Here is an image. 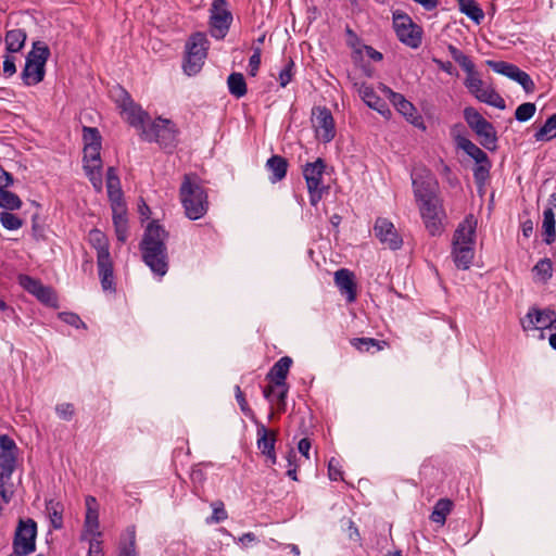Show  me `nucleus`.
I'll return each mask as SVG.
<instances>
[{"label":"nucleus","mask_w":556,"mask_h":556,"mask_svg":"<svg viewBox=\"0 0 556 556\" xmlns=\"http://www.w3.org/2000/svg\"><path fill=\"white\" fill-rule=\"evenodd\" d=\"M167 237V231L152 222L148 225L140 243L143 262L155 275L161 277L168 270V255L165 244Z\"/></svg>","instance_id":"f257e3e1"},{"label":"nucleus","mask_w":556,"mask_h":556,"mask_svg":"<svg viewBox=\"0 0 556 556\" xmlns=\"http://www.w3.org/2000/svg\"><path fill=\"white\" fill-rule=\"evenodd\" d=\"M179 199L186 216L191 220L202 218L208 210V197L200 178L186 174L179 188Z\"/></svg>","instance_id":"f03ea898"},{"label":"nucleus","mask_w":556,"mask_h":556,"mask_svg":"<svg viewBox=\"0 0 556 556\" xmlns=\"http://www.w3.org/2000/svg\"><path fill=\"white\" fill-rule=\"evenodd\" d=\"M475 229L476 223L471 218H466L454 233L452 253L459 269H468L473 260Z\"/></svg>","instance_id":"7ed1b4c3"},{"label":"nucleus","mask_w":556,"mask_h":556,"mask_svg":"<svg viewBox=\"0 0 556 556\" xmlns=\"http://www.w3.org/2000/svg\"><path fill=\"white\" fill-rule=\"evenodd\" d=\"M50 55L49 48L41 43L35 42L33 50L26 58L25 67L22 72V79L27 86L39 84L45 77V65Z\"/></svg>","instance_id":"20e7f679"},{"label":"nucleus","mask_w":556,"mask_h":556,"mask_svg":"<svg viewBox=\"0 0 556 556\" xmlns=\"http://www.w3.org/2000/svg\"><path fill=\"white\" fill-rule=\"evenodd\" d=\"M208 41L204 34L197 33L192 35L186 45L187 56L184 64V71L192 76L200 72L207 55Z\"/></svg>","instance_id":"39448f33"},{"label":"nucleus","mask_w":556,"mask_h":556,"mask_svg":"<svg viewBox=\"0 0 556 556\" xmlns=\"http://www.w3.org/2000/svg\"><path fill=\"white\" fill-rule=\"evenodd\" d=\"M464 118L468 126L480 138V143L489 150L496 148V131L493 125L488 122L475 108L468 106L464 110Z\"/></svg>","instance_id":"423d86ee"},{"label":"nucleus","mask_w":556,"mask_h":556,"mask_svg":"<svg viewBox=\"0 0 556 556\" xmlns=\"http://www.w3.org/2000/svg\"><path fill=\"white\" fill-rule=\"evenodd\" d=\"M420 216L426 229L431 236H439L443 232V219L445 212L439 197L418 202Z\"/></svg>","instance_id":"0eeeda50"},{"label":"nucleus","mask_w":556,"mask_h":556,"mask_svg":"<svg viewBox=\"0 0 556 556\" xmlns=\"http://www.w3.org/2000/svg\"><path fill=\"white\" fill-rule=\"evenodd\" d=\"M393 28L402 43L413 49L421 45L422 30L406 13L399 10L393 12Z\"/></svg>","instance_id":"6e6552de"},{"label":"nucleus","mask_w":556,"mask_h":556,"mask_svg":"<svg viewBox=\"0 0 556 556\" xmlns=\"http://www.w3.org/2000/svg\"><path fill=\"white\" fill-rule=\"evenodd\" d=\"M37 523L28 518L20 519L14 539L13 549L17 556H27L36 549Z\"/></svg>","instance_id":"1a4fd4ad"},{"label":"nucleus","mask_w":556,"mask_h":556,"mask_svg":"<svg viewBox=\"0 0 556 556\" xmlns=\"http://www.w3.org/2000/svg\"><path fill=\"white\" fill-rule=\"evenodd\" d=\"M141 137L143 140L155 141L160 146L167 148L174 146L176 130L169 119L156 118L143 128Z\"/></svg>","instance_id":"9d476101"},{"label":"nucleus","mask_w":556,"mask_h":556,"mask_svg":"<svg viewBox=\"0 0 556 556\" xmlns=\"http://www.w3.org/2000/svg\"><path fill=\"white\" fill-rule=\"evenodd\" d=\"M118 106L122 109L125 119L136 128H140L141 131L147 126L149 115L144 112L140 105L136 104L128 92L122 88L118 89V96L116 98Z\"/></svg>","instance_id":"9b49d317"},{"label":"nucleus","mask_w":556,"mask_h":556,"mask_svg":"<svg viewBox=\"0 0 556 556\" xmlns=\"http://www.w3.org/2000/svg\"><path fill=\"white\" fill-rule=\"evenodd\" d=\"M465 86L480 102L500 110H504L506 108L504 99L493 88L485 86L478 74L467 77Z\"/></svg>","instance_id":"f8f14e48"},{"label":"nucleus","mask_w":556,"mask_h":556,"mask_svg":"<svg viewBox=\"0 0 556 556\" xmlns=\"http://www.w3.org/2000/svg\"><path fill=\"white\" fill-rule=\"evenodd\" d=\"M486 65L491 67L494 72L502 74L515 81H517L527 93L533 92L535 85L532 78L523 71H521L518 66L507 63L504 61H486Z\"/></svg>","instance_id":"ddd939ff"},{"label":"nucleus","mask_w":556,"mask_h":556,"mask_svg":"<svg viewBox=\"0 0 556 556\" xmlns=\"http://www.w3.org/2000/svg\"><path fill=\"white\" fill-rule=\"evenodd\" d=\"M232 15L230 11L227 9L226 1L214 0L211 15L212 36L217 39L224 38L230 27Z\"/></svg>","instance_id":"4468645a"},{"label":"nucleus","mask_w":556,"mask_h":556,"mask_svg":"<svg viewBox=\"0 0 556 556\" xmlns=\"http://www.w3.org/2000/svg\"><path fill=\"white\" fill-rule=\"evenodd\" d=\"M312 123L316 137L327 143L336 136L334 121L331 112L327 108H316L313 111Z\"/></svg>","instance_id":"2eb2a0df"},{"label":"nucleus","mask_w":556,"mask_h":556,"mask_svg":"<svg viewBox=\"0 0 556 556\" xmlns=\"http://www.w3.org/2000/svg\"><path fill=\"white\" fill-rule=\"evenodd\" d=\"M382 91L389 98L391 103L410 124L416 127L425 128L421 116L418 115L416 108L407 101L403 94L394 92L387 86L382 87Z\"/></svg>","instance_id":"dca6fc26"},{"label":"nucleus","mask_w":556,"mask_h":556,"mask_svg":"<svg viewBox=\"0 0 556 556\" xmlns=\"http://www.w3.org/2000/svg\"><path fill=\"white\" fill-rule=\"evenodd\" d=\"M18 280L26 291L35 295L43 304L53 307L58 305V298L52 288L43 286L39 280L27 275L20 276Z\"/></svg>","instance_id":"f3484780"},{"label":"nucleus","mask_w":556,"mask_h":556,"mask_svg":"<svg viewBox=\"0 0 556 556\" xmlns=\"http://www.w3.org/2000/svg\"><path fill=\"white\" fill-rule=\"evenodd\" d=\"M435 186L434 177L427 169L413 175L414 194L417 202L437 197Z\"/></svg>","instance_id":"a211bd4d"},{"label":"nucleus","mask_w":556,"mask_h":556,"mask_svg":"<svg viewBox=\"0 0 556 556\" xmlns=\"http://www.w3.org/2000/svg\"><path fill=\"white\" fill-rule=\"evenodd\" d=\"M374 230L380 242L389 249L397 250L402 247V238L397 233L394 225L387 218H377Z\"/></svg>","instance_id":"6ab92c4d"},{"label":"nucleus","mask_w":556,"mask_h":556,"mask_svg":"<svg viewBox=\"0 0 556 556\" xmlns=\"http://www.w3.org/2000/svg\"><path fill=\"white\" fill-rule=\"evenodd\" d=\"M555 321V311L546 308H530L523 319L521 326L525 330H538L549 328L551 324Z\"/></svg>","instance_id":"aec40b11"},{"label":"nucleus","mask_w":556,"mask_h":556,"mask_svg":"<svg viewBox=\"0 0 556 556\" xmlns=\"http://www.w3.org/2000/svg\"><path fill=\"white\" fill-rule=\"evenodd\" d=\"M334 282L339 288L340 293L345 296L348 302L352 303L356 300L357 288L354 279V274L346 269L341 268L334 273Z\"/></svg>","instance_id":"412c9836"},{"label":"nucleus","mask_w":556,"mask_h":556,"mask_svg":"<svg viewBox=\"0 0 556 556\" xmlns=\"http://www.w3.org/2000/svg\"><path fill=\"white\" fill-rule=\"evenodd\" d=\"M358 93L362 100L372 110H376L384 117L391 116V111L388 108L387 103L376 94L374 89L368 85H361L358 88Z\"/></svg>","instance_id":"4be33fe9"},{"label":"nucleus","mask_w":556,"mask_h":556,"mask_svg":"<svg viewBox=\"0 0 556 556\" xmlns=\"http://www.w3.org/2000/svg\"><path fill=\"white\" fill-rule=\"evenodd\" d=\"M325 167V162L321 159H317L315 162L306 163L304 165L303 176L305 178L307 189H318V187H321Z\"/></svg>","instance_id":"5701e85b"},{"label":"nucleus","mask_w":556,"mask_h":556,"mask_svg":"<svg viewBox=\"0 0 556 556\" xmlns=\"http://www.w3.org/2000/svg\"><path fill=\"white\" fill-rule=\"evenodd\" d=\"M106 189L111 201L112 211L118 206H125L123 203V192L121 189L119 178L114 167H109L106 173Z\"/></svg>","instance_id":"b1692460"},{"label":"nucleus","mask_w":556,"mask_h":556,"mask_svg":"<svg viewBox=\"0 0 556 556\" xmlns=\"http://www.w3.org/2000/svg\"><path fill=\"white\" fill-rule=\"evenodd\" d=\"M292 365V358L289 356L281 357L268 371L266 378L271 382L270 386H288L286 378Z\"/></svg>","instance_id":"393cba45"},{"label":"nucleus","mask_w":556,"mask_h":556,"mask_svg":"<svg viewBox=\"0 0 556 556\" xmlns=\"http://www.w3.org/2000/svg\"><path fill=\"white\" fill-rule=\"evenodd\" d=\"M98 273L101 281V287L104 291H115L113 262L111 257H103L97 260Z\"/></svg>","instance_id":"a878e982"},{"label":"nucleus","mask_w":556,"mask_h":556,"mask_svg":"<svg viewBox=\"0 0 556 556\" xmlns=\"http://www.w3.org/2000/svg\"><path fill=\"white\" fill-rule=\"evenodd\" d=\"M288 391V386H267L263 390V395L270 403L276 401L277 410L281 413L286 410Z\"/></svg>","instance_id":"bb28decb"},{"label":"nucleus","mask_w":556,"mask_h":556,"mask_svg":"<svg viewBox=\"0 0 556 556\" xmlns=\"http://www.w3.org/2000/svg\"><path fill=\"white\" fill-rule=\"evenodd\" d=\"M257 447L262 451L263 454L267 455V457L271 460L273 464L276 463V454H275V435L269 434L268 430L265 426H261L257 429Z\"/></svg>","instance_id":"cd10ccee"},{"label":"nucleus","mask_w":556,"mask_h":556,"mask_svg":"<svg viewBox=\"0 0 556 556\" xmlns=\"http://www.w3.org/2000/svg\"><path fill=\"white\" fill-rule=\"evenodd\" d=\"M113 212V225L115 235L121 243H125L128 238V219L126 215V207L118 206Z\"/></svg>","instance_id":"c85d7f7f"},{"label":"nucleus","mask_w":556,"mask_h":556,"mask_svg":"<svg viewBox=\"0 0 556 556\" xmlns=\"http://www.w3.org/2000/svg\"><path fill=\"white\" fill-rule=\"evenodd\" d=\"M266 168L270 173L271 182L282 180L287 175L288 162L280 155H273L266 162Z\"/></svg>","instance_id":"c756f323"},{"label":"nucleus","mask_w":556,"mask_h":556,"mask_svg":"<svg viewBox=\"0 0 556 556\" xmlns=\"http://www.w3.org/2000/svg\"><path fill=\"white\" fill-rule=\"evenodd\" d=\"M88 240L90 244L97 250V260H101L102 256L105 258L111 257L108 239L101 230H90L88 233Z\"/></svg>","instance_id":"7c9ffc66"},{"label":"nucleus","mask_w":556,"mask_h":556,"mask_svg":"<svg viewBox=\"0 0 556 556\" xmlns=\"http://www.w3.org/2000/svg\"><path fill=\"white\" fill-rule=\"evenodd\" d=\"M456 143L457 147L464 150L470 157H472L476 163L486 162V160H489L486 153L469 139L457 136Z\"/></svg>","instance_id":"2f4dec72"},{"label":"nucleus","mask_w":556,"mask_h":556,"mask_svg":"<svg viewBox=\"0 0 556 556\" xmlns=\"http://www.w3.org/2000/svg\"><path fill=\"white\" fill-rule=\"evenodd\" d=\"M555 214L552 207H547L543 212V236L546 244H552L556 239V229H555Z\"/></svg>","instance_id":"473e14b6"},{"label":"nucleus","mask_w":556,"mask_h":556,"mask_svg":"<svg viewBox=\"0 0 556 556\" xmlns=\"http://www.w3.org/2000/svg\"><path fill=\"white\" fill-rule=\"evenodd\" d=\"M94 504H96L94 497L88 496L86 498L87 513H86L85 527L89 533H91L93 535H100V532L97 531L99 528L98 510L92 507V505H94Z\"/></svg>","instance_id":"72a5a7b5"},{"label":"nucleus","mask_w":556,"mask_h":556,"mask_svg":"<svg viewBox=\"0 0 556 556\" xmlns=\"http://www.w3.org/2000/svg\"><path fill=\"white\" fill-rule=\"evenodd\" d=\"M447 49H448V52H450L451 56L453 58V60L456 63H458V65L467 73V77H470V76H473V75L478 74L476 72L475 64L469 59V56L464 54L459 49H457L453 45H450L447 47Z\"/></svg>","instance_id":"f704fd0d"},{"label":"nucleus","mask_w":556,"mask_h":556,"mask_svg":"<svg viewBox=\"0 0 556 556\" xmlns=\"http://www.w3.org/2000/svg\"><path fill=\"white\" fill-rule=\"evenodd\" d=\"M452 507H453V503L448 498L439 500L435 503L433 510L430 515L431 521L443 526L445 523L446 516L452 510Z\"/></svg>","instance_id":"c9c22d12"},{"label":"nucleus","mask_w":556,"mask_h":556,"mask_svg":"<svg viewBox=\"0 0 556 556\" xmlns=\"http://www.w3.org/2000/svg\"><path fill=\"white\" fill-rule=\"evenodd\" d=\"M17 453H0V479L10 481L15 470Z\"/></svg>","instance_id":"e433bc0d"},{"label":"nucleus","mask_w":556,"mask_h":556,"mask_svg":"<svg viewBox=\"0 0 556 556\" xmlns=\"http://www.w3.org/2000/svg\"><path fill=\"white\" fill-rule=\"evenodd\" d=\"M227 85L229 92L240 99L247 94V84L241 73H232L228 76Z\"/></svg>","instance_id":"4c0bfd02"},{"label":"nucleus","mask_w":556,"mask_h":556,"mask_svg":"<svg viewBox=\"0 0 556 556\" xmlns=\"http://www.w3.org/2000/svg\"><path fill=\"white\" fill-rule=\"evenodd\" d=\"M26 34L22 29H12L7 33L5 43L9 52L20 51L25 43Z\"/></svg>","instance_id":"58836bf2"},{"label":"nucleus","mask_w":556,"mask_h":556,"mask_svg":"<svg viewBox=\"0 0 556 556\" xmlns=\"http://www.w3.org/2000/svg\"><path fill=\"white\" fill-rule=\"evenodd\" d=\"M460 11L466 14L469 18L476 23H480L483 20L484 14L475 0H457Z\"/></svg>","instance_id":"ea45409f"},{"label":"nucleus","mask_w":556,"mask_h":556,"mask_svg":"<svg viewBox=\"0 0 556 556\" xmlns=\"http://www.w3.org/2000/svg\"><path fill=\"white\" fill-rule=\"evenodd\" d=\"M101 147H84V168H102Z\"/></svg>","instance_id":"a19ab883"},{"label":"nucleus","mask_w":556,"mask_h":556,"mask_svg":"<svg viewBox=\"0 0 556 556\" xmlns=\"http://www.w3.org/2000/svg\"><path fill=\"white\" fill-rule=\"evenodd\" d=\"M556 137V113L553 114L544 125L535 132L536 141H547Z\"/></svg>","instance_id":"79ce46f5"},{"label":"nucleus","mask_w":556,"mask_h":556,"mask_svg":"<svg viewBox=\"0 0 556 556\" xmlns=\"http://www.w3.org/2000/svg\"><path fill=\"white\" fill-rule=\"evenodd\" d=\"M127 541L119 545L118 556H138L136 551V531L134 527H129L126 531Z\"/></svg>","instance_id":"37998d69"},{"label":"nucleus","mask_w":556,"mask_h":556,"mask_svg":"<svg viewBox=\"0 0 556 556\" xmlns=\"http://www.w3.org/2000/svg\"><path fill=\"white\" fill-rule=\"evenodd\" d=\"M47 513L54 529H61L63 526V506L59 502L50 501L47 503Z\"/></svg>","instance_id":"c03bdc74"},{"label":"nucleus","mask_w":556,"mask_h":556,"mask_svg":"<svg viewBox=\"0 0 556 556\" xmlns=\"http://www.w3.org/2000/svg\"><path fill=\"white\" fill-rule=\"evenodd\" d=\"M351 344L361 352H368L371 348H376L378 351L382 350L387 342L372 338H355L351 340Z\"/></svg>","instance_id":"a18cd8bd"},{"label":"nucleus","mask_w":556,"mask_h":556,"mask_svg":"<svg viewBox=\"0 0 556 556\" xmlns=\"http://www.w3.org/2000/svg\"><path fill=\"white\" fill-rule=\"evenodd\" d=\"M22 205L21 199L13 192L0 187V207L7 210H17Z\"/></svg>","instance_id":"49530a36"},{"label":"nucleus","mask_w":556,"mask_h":556,"mask_svg":"<svg viewBox=\"0 0 556 556\" xmlns=\"http://www.w3.org/2000/svg\"><path fill=\"white\" fill-rule=\"evenodd\" d=\"M536 106L534 103L526 102L520 104L515 112V117L519 122L529 121L535 113Z\"/></svg>","instance_id":"de8ad7c7"},{"label":"nucleus","mask_w":556,"mask_h":556,"mask_svg":"<svg viewBox=\"0 0 556 556\" xmlns=\"http://www.w3.org/2000/svg\"><path fill=\"white\" fill-rule=\"evenodd\" d=\"M533 271L541 277V280L546 281L553 275L552 262L548 258H543L533 267Z\"/></svg>","instance_id":"09e8293b"},{"label":"nucleus","mask_w":556,"mask_h":556,"mask_svg":"<svg viewBox=\"0 0 556 556\" xmlns=\"http://www.w3.org/2000/svg\"><path fill=\"white\" fill-rule=\"evenodd\" d=\"M1 225L9 230H16L22 226V220L15 214L9 212L0 213Z\"/></svg>","instance_id":"8fccbe9b"},{"label":"nucleus","mask_w":556,"mask_h":556,"mask_svg":"<svg viewBox=\"0 0 556 556\" xmlns=\"http://www.w3.org/2000/svg\"><path fill=\"white\" fill-rule=\"evenodd\" d=\"M84 142L85 147L96 146L101 147V136L97 128L84 127Z\"/></svg>","instance_id":"3c124183"},{"label":"nucleus","mask_w":556,"mask_h":556,"mask_svg":"<svg viewBox=\"0 0 556 556\" xmlns=\"http://www.w3.org/2000/svg\"><path fill=\"white\" fill-rule=\"evenodd\" d=\"M293 67L294 63L291 59H288L286 61L285 66L279 72V85L280 87L285 88L293 77Z\"/></svg>","instance_id":"603ef678"},{"label":"nucleus","mask_w":556,"mask_h":556,"mask_svg":"<svg viewBox=\"0 0 556 556\" xmlns=\"http://www.w3.org/2000/svg\"><path fill=\"white\" fill-rule=\"evenodd\" d=\"M235 392H236V400L240 406V409L241 412L249 418H253L254 414H253V410L250 408L247 400H245V396L243 394V392L241 391L240 387L239 386H236L235 388Z\"/></svg>","instance_id":"864d4df0"},{"label":"nucleus","mask_w":556,"mask_h":556,"mask_svg":"<svg viewBox=\"0 0 556 556\" xmlns=\"http://www.w3.org/2000/svg\"><path fill=\"white\" fill-rule=\"evenodd\" d=\"M86 175L88 176L90 182L97 191H101L102 189V168H84Z\"/></svg>","instance_id":"5fc2aeb1"},{"label":"nucleus","mask_w":556,"mask_h":556,"mask_svg":"<svg viewBox=\"0 0 556 556\" xmlns=\"http://www.w3.org/2000/svg\"><path fill=\"white\" fill-rule=\"evenodd\" d=\"M213 515L210 518L208 522L218 523L225 519H227L228 515L224 508V504L222 502L213 503Z\"/></svg>","instance_id":"6e6d98bb"},{"label":"nucleus","mask_w":556,"mask_h":556,"mask_svg":"<svg viewBox=\"0 0 556 556\" xmlns=\"http://www.w3.org/2000/svg\"><path fill=\"white\" fill-rule=\"evenodd\" d=\"M491 164L490 161L477 163V166L473 169V176L478 182H482L489 175Z\"/></svg>","instance_id":"4d7b16f0"},{"label":"nucleus","mask_w":556,"mask_h":556,"mask_svg":"<svg viewBox=\"0 0 556 556\" xmlns=\"http://www.w3.org/2000/svg\"><path fill=\"white\" fill-rule=\"evenodd\" d=\"M59 317L66 324L76 327V328H86L85 323L80 319V317L75 313L63 312L59 314Z\"/></svg>","instance_id":"13d9d810"},{"label":"nucleus","mask_w":556,"mask_h":556,"mask_svg":"<svg viewBox=\"0 0 556 556\" xmlns=\"http://www.w3.org/2000/svg\"><path fill=\"white\" fill-rule=\"evenodd\" d=\"M0 453H16L17 447L13 439L8 434L0 435Z\"/></svg>","instance_id":"bf43d9fd"},{"label":"nucleus","mask_w":556,"mask_h":556,"mask_svg":"<svg viewBox=\"0 0 556 556\" xmlns=\"http://www.w3.org/2000/svg\"><path fill=\"white\" fill-rule=\"evenodd\" d=\"M55 412L60 418L70 420L74 415V406L70 403H62L56 405Z\"/></svg>","instance_id":"052dcab7"},{"label":"nucleus","mask_w":556,"mask_h":556,"mask_svg":"<svg viewBox=\"0 0 556 556\" xmlns=\"http://www.w3.org/2000/svg\"><path fill=\"white\" fill-rule=\"evenodd\" d=\"M260 64H261V49L256 48V49H254V52L250 56V60H249V73L251 76L256 75Z\"/></svg>","instance_id":"680f3d73"},{"label":"nucleus","mask_w":556,"mask_h":556,"mask_svg":"<svg viewBox=\"0 0 556 556\" xmlns=\"http://www.w3.org/2000/svg\"><path fill=\"white\" fill-rule=\"evenodd\" d=\"M3 73L7 76H12L16 73L14 58L7 55L3 61Z\"/></svg>","instance_id":"e2e57ef3"},{"label":"nucleus","mask_w":556,"mask_h":556,"mask_svg":"<svg viewBox=\"0 0 556 556\" xmlns=\"http://www.w3.org/2000/svg\"><path fill=\"white\" fill-rule=\"evenodd\" d=\"M88 556H103L102 542L91 540L89 544Z\"/></svg>","instance_id":"0e129e2a"},{"label":"nucleus","mask_w":556,"mask_h":556,"mask_svg":"<svg viewBox=\"0 0 556 556\" xmlns=\"http://www.w3.org/2000/svg\"><path fill=\"white\" fill-rule=\"evenodd\" d=\"M348 536L350 540L358 542L361 540L358 528L352 520L348 521Z\"/></svg>","instance_id":"69168bd1"},{"label":"nucleus","mask_w":556,"mask_h":556,"mask_svg":"<svg viewBox=\"0 0 556 556\" xmlns=\"http://www.w3.org/2000/svg\"><path fill=\"white\" fill-rule=\"evenodd\" d=\"M433 62L438 65V67L442 71H444L445 73H447L448 75H454L455 74V67L453 66V64L451 62H444V61H441L439 59H433Z\"/></svg>","instance_id":"338daca9"},{"label":"nucleus","mask_w":556,"mask_h":556,"mask_svg":"<svg viewBox=\"0 0 556 556\" xmlns=\"http://www.w3.org/2000/svg\"><path fill=\"white\" fill-rule=\"evenodd\" d=\"M298 450L304 457L309 458L311 441L307 438L301 439L298 444Z\"/></svg>","instance_id":"774afa93"}]
</instances>
